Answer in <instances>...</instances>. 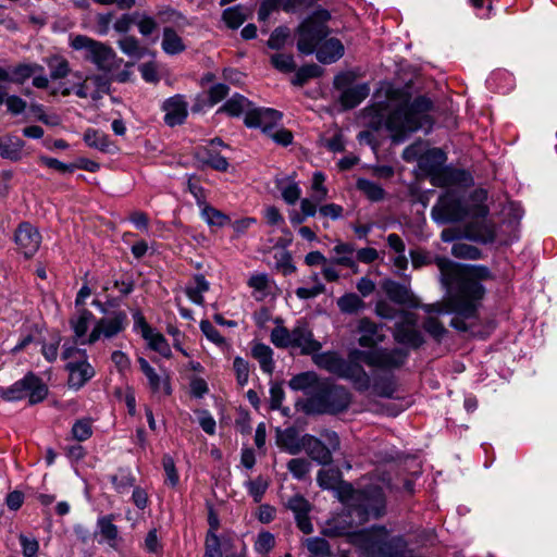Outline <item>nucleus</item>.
I'll list each match as a JSON object with an SVG mask.
<instances>
[{"instance_id":"nucleus-1","label":"nucleus","mask_w":557,"mask_h":557,"mask_svg":"<svg viewBox=\"0 0 557 557\" xmlns=\"http://www.w3.org/2000/svg\"><path fill=\"white\" fill-rule=\"evenodd\" d=\"M435 263L441 272L442 284L447 289L456 285V290L450 293L446 301L424 306L430 315L424 329L440 339L446 330L433 314L456 312L462 317H472L485 293L480 281L488 278L490 271L480 265L461 267L443 257L436 258Z\"/></svg>"},{"instance_id":"nucleus-2","label":"nucleus","mask_w":557,"mask_h":557,"mask_svg":"<svg viewBox=\"0 0 557 557\" xmlns=\"http://www.w3.org/2000/svg\"><path fill=\"white\" fill-rule=\"evenodd\" d=\"M486 191L479 190L474 194L475 203L472 207L465 206L461 202L459 194L454 190H447L442 195L432 208V218L437 223H448L459 221L468 215L473 221L466 225L463 233L457 228H445L441 237L444 242H453L460 237H466L480 243H490L494 239V226L486 220L487 208L483 205L486 200Z\"/></svg>"},{"instance_id":"nucleus-3","label":"nucleus","mask_w":557,"mask_h":557,"mask_svg":"<svg viewBox=\"0 0 557 557\" xmlns=\"http://www.w3.org/2000/svg\"><path fill=\"white\" fill-rule=\"evenodd\" d=\"M385 102L367 110L366 117L373 128L385 126L395 141H401L408 134L430 124L431 102L426 98L409 103L407 95L399 90H387Z\"/></svg>"},{"instance_id":"nucleus-4","label":"nucleus","mask_w":557,"mask_h":557,"mask_svg":"<svg viewBox=\"0 0 557 557\" xmlns=\"http://www.w3.org/2000/svg\"><path fill=\"white\" fill-rule=\"evenodd\" d=\"M330 18L326 10H318L299 26L297 47L301 53L317 52L320 62L330 64L344 54V46L336 38L324 39L329 33L325 23Z\"/></svg>"},{"instance_id":"nucleus-5","label":"nucleus","mask_w":557,"mask_h":557,"mask_svg":"<svg viewBox=\"0 0 557 557\" xmlns=\"http://www.w3.org/2000/svg\"><path fill=\"white\" fill-rule=\"evenodd\" d=\"M352 543L368 557H416L399 537H391L384 528L363 530L352 535Z\"/></svg>"},{"instance_id":"nucleus-6","label":"nucleus","mask_w":557,"mask_h":557,"mask_svg":"<svg viewBox=\"0 0 557 557\" xmlns=\"http://www.w3.org/2000/svg\"><path fill=\"white\" fill-rule=\"evenodd\" d=\"M339 497L349 508V516H356L360 522L367 520L370 516H380L384 508V495L379 487L369 491H356L351 485L344 484L339 488Z\"/></svg>"},{"instance_id":"nucleus-7","label":"nucleus","mask_w":557,"mask_h":557,"mask_svg":"<svg viewBox=\"0 0 557 557\" xmlns=\"http://www.w3.org/2000/svg\"><path fill=\"white\" fill-rule=\"evenodd\" d=\"M70 46L76 51H84V58L99 70L110 72L122 63L115 51L108 45L85 35L70 37Z\"/></svg>"},{"instance_id":"nucleus-8","label":"nucleus","mask_w":557,"mask_h":557,"mask_svg":"<svg viewBox=\"0 0 557 557\" xmlns=\"http://www.w3.org/2000/svg\"><path fill=\"white\" fill-rule=\"evenodd\" d=\"M445 160V153L438 148L428 149L419 160V169L430 176V182L434 186H453L465 175L460 171L443 168Z\"/></svg>"},{"instance_id":"nucleus-9","label":"nucleus","mask_w":557,"mask_h":557,"mask_svg":"<svg viewBox=\"0 0 557 557\" xmlns=\"http://www.w3.org/2000/svg\"><path fill=\"white\" fill-rule=\"evenodd\" d=\"M62 358L67 361L66 370L69 371L70 387L78 389L95 375V370L88 362L85 349L65 346Z\"/></svg>"},{"instance_id":"nucleus-10","label":"nucleus","mask_w":557,"mask_h":557,"mask_svg":"<svg viewBox=\"0 0 557 557\" xmlns=\"http://www.w3.org/2000/svg\"><path fill=\"white\" fill-rule=\"evenodd\" d=\"M48 395V387L35 374L28 373L16 381L7 391V401H18L28 397L29 404L42 401Z\"/></svg>"},{"instance_id":"nucleus-11","label":"nucleus","mask_w":557,"mask_h":557,"mask_svg":"<svg viewBox=\"0 0 557 557\" xmlns=\"http://www.w3.org/2000/svg\"><path fill=\"white\" fill-rule=\"evenodd\" d=\"M407 354L403 349H379L371 351L355 349L349 355L352 362L363 361L370 367L380 369L397 368L404 363Z\"/></svg>"},{"instance_id":"nucleus-12","label":"nucleus","mask_w":557,"mask_h":557,"mask_svg":"<svg viewBox=\"0 0 557 557\" xmlns=\"http://www.w3.org/2000/svg\"><path fill=\"white\" fill-rule=\"evenodd\" d=\"M127 324L128 320L125 311H113L109 315L95 321L87 342L95 344L100 339H112L122 333Z\"/></svg>"},{"instance_id":"nucleus-13","label":"nucleus","mask_w":557,"mask_h":557,"mask_svg":"<svg viewBox=\"0 0 557 557\" xmlns=\"http://www.w3.org/2000/svg\"><path fill=\"white\" fill-rule=\"evenodd\" d=\"M315 364L342 377L363 380L368 376L362 368L347 364L337 354L327 351L313 357Z\"/></svg>"},{"instance_id":"nucleus-14","label":"nucleus","mask_w":557,"mask_h":557,"mask_svg":"<svg viewBox=\"0 0 557 557\" xmlns=\"http://www.w3.org/2000/svg\"><path fill=\"white\" fill-rule=\"evenodd\" d=\"M394 336L400 344L419 347L422 344V336L417 330V317L411 312H401Z\"/></svg>"},{"instance_id":"nucleus-15","label":"nucleus","mask_w":557,"mask_h":557,"mask_svg":"<svg viewBox=\"0 0 557 557\" xmlns=\"http://www.w3.org/2000/svg\"><path fill=\"white\" fill-rule=\"evenodd\" d=\"M14 240L20 251L26 258H29L34 256L39 249L41 244V235L34 225L25 222L18 225L15 232Z\"/></svg>"},{"instance_id":"nucleus-16","label":"nucleus","mask_w":557,"mask_h":557,"mask_svg":"<svg viewBox=\"0 0 557 557\" xmlns=\"http://www.w3.org/2000/svg\"><path fill=\"white\" fill-rule=\"evenodd\" d=\"M282 114L270 108H253L247 111L245 124L248 127H259L264 133L271 132L281 121Z\"/></svg>"},{"instance_id":"nucleus-17","label":"nucleus","mask_w":557,"mask_h":557,"mask_svg":"<svg viewBox=\"0 0 557 557\" xmlns=\"http://www.w3.org/2000/svg\"><path fill=\"white\" fill-rule=\"evenodd\" d=\"M95 317L91 311L86 308L76 309V312L70 319V326L74 333L75 341L81 345H92L89 343V327L95 323Z\"/></svg>"},{"instance_id":"nucleus-18","label":"nucleus","mask_w":557,"mask_h":557,"mask_svg":"<svg viewBox=\"0 0 557 557\" xmlns=\"http://www.w3.org/2000/svg\"><path fill=\"white\" fill-rule=\"evenodd\" d=\"M164 111V122L169 126L182 124L188 114V103L181 95H175L166 99L162 104Z\"/></svg>"},{"instance_id":"nucleus-19","label":"nucleus","mask_w":557,"mask_h":557,"mask_svg":"<svg viewBox=\"0 0 557 557\" xmlns=\"http://www.w3.org/2000/svg\"><path fill=\"white\" fill-rule=\"evenodd\" d=\"M290 348H299L302 354L315 352L321 348V344L313 338L311 331L302 321H298L292 330Z\"/></svg>"},{"instance_id":"nucleus-20","label":"nucleus","mask_w":557,"mask_h":557,"mask_svg":"<svg viewBox=\"0 0 557 557\" xmlns=\"http://www.w3.org/2000/svg\"><path fill=\"white\" fill-rule=\"evenodd\" d=\"M331 253L334 264L347 268L352 273L359 272V267L356 262V247L352 243L337 240Z\"/></svg>"},{"instance_id":"nucleus-21","label":"nucleus","mask_w":557,"mask_h":557,"mask_svg":"<svg viewBox=\"0 0 557 557\" xmlns=\"http://www.w3.org/2000/svg\"><path fill=\"white\" fill-rule=\"evenodd\" d=\"M383 290L388 298L397 304L409 307H418L419 300L406 285L398 284L392 280H386L382 284Z\"/></svg>"},{"instance_id":"nucleus-22","label":"nucleus","mask_w":557,"mask_h":557,"mask_svg":"<svg viewBox=\"0 0 557 557\" xmlns=\"http://www.w3.org/2000/svg\"><path fill=\"white\" fill-rule=\"evenodd\" d=\"M358 343L361 347L373 348L382 343L385 335L382 330L369 319H361L358 324Z\"/></svg>"},{"instance_id":"nucleus-23","label":"nucleus","mask_w":557,"mask_h":557,"mask_svg":"<svg viewBox=\"0 0 557 557\" xmlns=\"http://www.w3.org/2000/svg\"><path fill=\"white\" fill-rule=\"evenodd\" d=\"M287 507L294 512L298 528L305 533L312 532V523L308 517L310 510L309 503L300 495L290 497Z\"/></svg>"},{"instance_id":"nucleus-24","label":"nucleus","mask_w":557,"mask_h":557,"mask_svg":"<svg viewBox=\"0 0 557 557\" xmlns=\"http://www.w3.org/2000/svg\"><path fill=\"white\" fill-rule=\"evenodd\" d=\"M276 444L290 455H297L304 449L305 435H299L294 428L276 431Z\"/></svg>"},{"instance_id":"nucleus-25","label":"nucleus","mask_w":557,"mask_h":557,"mask_svg":"<svg viewBox=\"0 0 557 557\" xmlns=\"http://www.w3.org/2000/svg\"><path fill=\"white\" fill-rule=\"evenodd\" d=\"M140 370L144 372L148 380V384L152 393L169 395L171 389L169 381L165 376L159 375L149 362L143 357L138 358Z\"/></svg>"},{"instance_id":"nucleus-26","label":"nucleus","mask_w":557,"mask_h":557,"mask_svg":"<svg viewBox=\"0 0 557 557\" xmlns=\"http://www.w3.org/2000/svg\"><path fill=\"white\" fill-rule=\"evenodd\" d=\"M323 397L326 401L323 411L326 412H341L346 409L350 403L349 394L343 387H332L324 392Z\"/></svg>"},{"instance_id":"nucleus-27","label":"nucleus","mask_w":557,"mask_h":557,"mask_svg":"<svg viewBox=\"0 0 557 557\" xmlns=\"http://www.w3.org/2000/svg\"><path fill=\"white\" fill-rule=\"evenodd\" d=\"M311 459L321 465H327L332 461V453L320 440L310 434L305 435L304 449Z\"/></svg>"},{"instance_id":"nucleus-28","label":"nucleus","mask_w":557,"mask_h":557,"mask_svg":"<svg viewBox=\"0 0 557 557\" xmlns=\"http://www.w3.org/2000/svg\"><path fill=\"white\" fill-rule=\"evenodd\" d=\"M248 286L251 288V295L258 301L264 300L272 294L273 284L264 273H253L248 280Z\"/></svg>"},{"instance_id":"nucleus-29","label":"nucleus","mask_w":557,"mask_h":557,"mask_svg":"<svg viewBox=\"0 0 557 557\" xmlns=\"http://www.w3.org/2000/svg\"><path fill=\"white\" fill-rule=\"evenodd\" d=\"M370 92L367 84H359L345 89L341 96V102L344 108L351 109L364 100Z\"/></svg>"},{"instance_id":"nucleus-30","label":"nucleus","mask_w":557,"mask_h":557,"mask_svg":"<svg viewBox=\"0 0 557 557\" xmlns=\"http://www.w3.org/2000/svg\"><path fill=\"white\" fill-rule=\"evenodd\" d=\"M161 47L171 55L182 53L186 49L183 38L171 27L163 29Z\"/></svg>"},{"instance_id":"nucleus-31","label":"nucleus","mask_w":557,"mask_h":557,"mask_svg":"<svg viewBox=\"0 0 557 557\" xmlns=\"http://www.w3.org/2000/svg\"><path fill=\"white\" fill-rule=\"evenodd\" d=\"M201 207L200 215L202 220L211 227H223L230 223V216L214 207L200 202Z\"/></svg>"},{"instance_id":"nucleus-32","label":"nucleus","mask_w":557,"mask_h":557,"mask_svg":"<svg viewBox=\"0 0 557 557\" xmlns=\"http://www.w3.org/2000/svg\"><path fill=\"white\" fill-rule=\"evenodd\" d=\"M252 356L258 360L261 370L271 374L274 370L273 350L264 344H256L252 347Z\"/></svg>"},{"instance_id":"nucleus-33","label":"nucleus","mask_w":557,"mask_h":557,"mask_svg":"<svg viewBox=\"0 0 557 557\" xmlns=\"http://www.w3.org/2000/svg\"><path fill=\"white\" fill-rule=\"evenodd\" d=\"M97 527L101 540L107 542L111 547H115L119 532L112 519L110 517H101L98 519Z\"/></svg>"},{"instance_id":"nucleus-34","label":"nucleus","mask_w":557,"mask_h":557,"mask_svg":"<svg viewBox=\"0 0 557 557\" xmlns=\"http://www.w3.org/2000/svg\"><path fill=\"white\" fill-rule=\"evenodd\" d=\"M252 109L251 102L240 95H235L230 98L221 110L225 111L227 114L232 116H238L245 113L247 115V111Z\"/></svg>"},{"instance_id":"nucleus-35","label":"nucleus","mask_w":557,"mask_h":557,"mask_svg":"<svg viewBox=\"0 0 557 557\" xmlns=\"http://www.w3.org/2000/svg\"><path fill=\"white\" fill-rule=\"evenodd\" d=\"M209 289V283L202 275L195 276L193 283L186 287V295L196 305L203 304V294Z\"/></svg>"},{"instance_id":"nucleus-36","label":"nucleus","mask_w":557,"mask_h":557,"mask_svg":"<svg viewBox=\"0 0 557 557\" xmlns=\"http://www.w3.org/2000/svg\"><path fill=\"white\" fill-rule=\"evenodd\" d=\"M144 339L147 342L150 349L157 351L162 357H171V347L161 333L152 330L147 336L144 337Z\"/></svg>"},{"instance_id":"nucleus-37","label":"nucleus","mask_w":557,"mask_h":557,"mask_svg":"<svg viewBox=\"0 0 557 557\" xmlns=\"http://www.w3.org/2000/svg\"><path fill=\"white\" fill-rule=\"evenodd\" d=\"M24 141L20 138H9L5 143L1 140V157L17 161L23 156Z\"/></svg>"},{"instance_id":"nucleus-38","label":"nucleus","mask_w":557,"mask_h":557,"mask_svg":"<svg viewBox=\"0 0 557 557\" xmlns=\"http://www.w3.org/2000/svg\"><path fill=\"white\" fill-rule=\"evenodd\" d=\"M222 146L223 143L220 139L215 138L211 140L208 149L209 156L203 159L206 163L218 171H225L228 166L226 158L215 153L216 149Z\"/></svg>"},{"instance_id":"nucleus-39","label":"nucleus","mask_w":557,"mask_h":557,"mask_svg":"<svg viewBox=\"0 0 557 557\" xmlns=\"http://www.w3.org/2000/svg\"><path fill=\"white\" fill-rule=\"evenodd\" d=\"M85 143L95 149L100 151H109L110 150V141L108 136L100 131L97 129H88L84 135Z\"/></svg>"},{"instance_id":"nucleus-40","label":"nucleus","mask_w":557,"mask_h":557,"mask_svg":"<svg viewBox=\"0 0 557 557\" xmlns=\"http://www.w3.org/2000/svg\"><path fill=\"white\" fill-rule=\"evenodd\" d=\"M317 384L318 377L312 372H305L295 375L288 383L292 389L305 392H309L311 388H314Z\"/></svg>"},{"instance_id":"nucleus-41","label":"nucleus","mask_w":557,"mask_h":557,"mask_svg":"<svg viewBox=\"0 0 557 557\" xmlns=\"http://www.w3.org/2000/svg\"><path fill=\"white\" fill-rule=\"evenodd\" d=\"M119 48L128 57L140 59L145 53V49L139 41L133 36H125L117 41Z\"/></svg>"},{"instance_id":"nucleus-42","label":"nucleus","mask_w":557,"mask_h":557,"mask_svg":"<svg viewBox=\"0 0 557 557\" xmlns=\"http://www.w3.org/2000/svg\"><path fill=\"white\" fill-rule=\"evenodd\" d=\"M304 545L310 553L311 557H322L330 553V546L324 539L321 537H309L306 539Z\"/></svg>"},{"instance_id":"nucleus-43","label":"nucleus","mask_w":557,"mask_h":557,"mask_svg":"<svg viewBox=\"0 0 557 557\" xmlns=\"http://www.w3.org/2000/svg\"><path fill=\"white\" fill-rule=\"evenodd\" d=\"M284 397L285 393L283 387L277 383H273L270 387V408L272 410H281L284 416H288L289 408L282 407Z\"/></svg>"},{"instance_id":"nucleus-44","label":"nucleus","mask_w":557,"mask_h":557,"mask_svg":"<svg viewBox=\"0 0 557 557\" xmlns=\"http://www.w3.org/2000/svg\"><path fill=\"white\" fill-rule=\"evenodd\" d=\"M246 486L248 488L249 495L256 503H259L269 487V481L265 478L259 475L255 480L248 481Z\"/></svg>"},{"instance_id":"nucleus-45","label":"nucleus","mask_w":557,"mask_h":557,"mask_svg":"<svg viewBox=\"0 0 557 557\" xmlns=\"http://www.w3.org/2000/svg\"><path fill=\"white\" fill-rule=\"evenodd\" d=\"M337 306L341 309V311L346 313H352L358 311L363 306V302L358 295L346 294L338 298Z\"/></svg>"},{"instance_id":"nucleus-46","label":"nucleus","mask_w":557,"mask_h":557,"mask_svg":"<svg viewBox=\"0 0 557 557\" xmlns=\"http://www.w3.org/2000/svg\"><path fill=\"white\" fill-rule=\"evenodd\" d=\"M451 253L456 258H463V259H470V260H476V259L481 258L480 250L476 247H474L470 244H466V243L454 244Z\"/></svg>"},{"instance_id":"nucleus-47","label":"nucleus","mask_w":557,"mask_h":557,"mask_svg":"<svg viewBox=\"0 0 557 557\" xmlns=\"http://www.w3.org/2000/svg\"><path fill=\"white\" fill-rule=\"evenodd\" d=\"M358 188L371 200L377 201L384 197V190L380 185L368 180H359Z\"/></svg>"},{"instance_id":"nucleus-48","label":"nucleus","mask_w":557,"mask_h":557,"mask_svg":"<svg viewBox=\"0 0 557 557\" xmlns=\"http://www.w3.org/2000/svg\"><path fill=\"white\" fill-rule=\"evenodd\" d=\"M290 338H292V331H289L288 329H286L283 325H277L271 332V342L276 347H282V348L290 347V345H292Z\"/></svg>"},{"instance_id":"nucleus-49","label":"nucleus","mask_w":557,"mask_h":557,"mask_svg":"<svg viewBox=\"0 0 557 557\" xmlns=\"http://www.w3.org/2000/svg\"><path fill=\"white\" fill-rule=\"evenodd\" d=\"M223 20L230 27L237 28L245 22L246 13L240 7L230 8L224 11Z\"/></svg>"},{"instance_id":"nucleus-50","label":"nucleus","mask_w":557,"mask_h":557,"mask_svg":"<svg viewBox=\"0 0 557 557\" xmlns=\"http://www.w3.org/2000/svg\"><path fill=\"white\" fill-rule=\"evenodd\" d=\"M325 176L321 172H315L312 177V194L311 198L317 201L321 202L324 200L327 196V189L324 186Z\"/></svg>"},{"instance_id":"nucleus-51","label":"nucleus","mask_w":557,"mask_h":557,"mask_svg":"<svg viewBox=\"0 0 557 557\" xmlns=\"http://www.w3.org/2000/svg\"><path fill=\"white\" fill-rule=\"evenodd\" d=\"M50 75L53 79H59L65 77L69 72V62L59 57L51 58L49 61Z\"/></svg>"},{"instance_id":"nucleus-52","label":"nucleus","mask_w":557,"mask_h":557,"mask_svg":"<svg viewBox=\"0 0 557 557\" xmlns=\"http://www.w3.org/2000/svg\"><path fill=\"white\" fill-rule=\"evenodd\" d=\"M275 544V539L270 532H261L255 542V550L261 555H267Z\"/></svg>"},{"instance_id":"nucleus-53","label":"nucleus","mask_w":557,"mask_h":557,"mask_svg":"<svg viewBox=\"0 0 557 557\" xmlns=\"http://www.w3.org/2000/svg\"><path fill=\"white\" fill-rule=\"evenodd\" d=\"M92 434L91 423L89 420L82 419L74 423L72 435L75 440L83 442L88 440Z\"/></svg>"},{"instance_id":"nucleus-54","label":"nucleus","mask_w":557,"mask_h":557,"mask_svg":"<svg viewBox=\"0 0 557 557\" xmlns=\"http://www.w3.org/2000/svg\"><path fill=\"white\" fill-rule=\"evenodd\" d=\"M310 462L304 458L292 459L287 468L296 479H302L310 471Z\"/></svg>"},{"instance_id":"nucleus-55","label":"nucleus","mask_w":557,"mask_h":557,"mask_svg":"<svg viewBox=\"0 0 557 557\" xmlns=\"http://www.w3.org/2000/svg\"><path fill=\"white\" fill-rule=\"evenodd\" d=\"M200 330L203 335L212 343L218 346H223L225 344L224 337L220 334V332L207 320L200 322Z\"/></svg>"},{"instance_id":"nucleus-56","label":"nucleus","mask_w":557,"mask_h":557,"mask_svg":"<svg viewBox=\"0 0 557 557\" xmlns=\"http://www.w3.org/2000/svg\"><path fill=\"white\" fill-rule=\"evenodd\" d=\"M162 465H163V469H164L165 476H166V479H165L166 484H169L171 486H176L180 478L176 472L173 458L168 455L164 456L163 460H162Z\"/></svg>"},{"instance_id":"nucleus-57","label":"nucleus","mask_w":557,"mask_h":557,"mask_svg":"<svg viewBox=\"0 0 557 557\" xmlns=\"http://www.w3.org/2000/svg\"><path fill=\"white\" fill-rule=\"evenodd\" d=\"M234 370L236 372L237 382L240 385H245L249 379V364L246 360L240 357H236L233 363Z\"/></svg>"},{"instance_id":"nucleus-58","label":"nucleus","mask_w":557,"mask_h":557,"mask_svg":"<svg viewBox=\"0 0 557 557\" xmlns=\"http://www.w3.org/2000/svg\"><path fill=\"white\" fill-rule=\"evenodd\" d=\"M281 194L285 202L294 205L300 198L301 189L297 183L292 182L281 188Z\"/></svg>"},{"instance_id":"nucleus-59","label":"nucleus","mask_w":557,"mask_h":557,"mask_svg":"<svg viewBox=\"0 0 557 557\" xmlns=\"http://www.w3.org/2000/svg\"><path fill=\"white\" fill-rule=\"evenodd\" d=\"M325 286L322 283L313 284L311 287H298L295 292L299 299H311L324 293Z\"/></svg>"},{"instance_id":"nucleus-60","label":"nucleus","mask_w":557,"mask_h":557,"mask_svg":"<svg viewBox=\"0 0 557 557\" xmlns=\"http://www.w3.org/2000/svg\"><path fill=\"white\" fill-rule=\"evenodd\" d=\"M138 30L141 35L148 36L157 29V22L148 15H139L136 18Z\"/></svg>"},{"instance_id":"nucleus-61","label":"nucleus","mask_w":557,"mask_h":557,"mask_svg":"<svg viewBox=\"0 0 557 557\" xmlns=\"http://www.w3.org/2000/svg\"><path fill=\"white\" fill-rule=\"evenodd\" d=\"M206 557H222L220 542L215 533L208 532L206 539Z\"/></svg>"},{"instance_id":"nucleus-62","label":"nucleus","mask_w":557,"mask_h":557,"mask_svg":"<svg viewBox=\"0 0 557 557\" xmlns=\"http://www.w3.org/2000/svg\"><path fill=\"white\" fill-rule=\"evenodd\" d=\"M20 543L23 548V555L25 557H36L39 548V544L36 539L28 537L26 535H20Z\"/></svg>"},{"instance_id":"nucleus-63","label":"nucleus","mask_w":557,"mask_h":557,"mask_svg":"<svg viewBox=\"0 0 557 557\" xmlns=\"http://www.w3.org/2000/svg\"><path fill=\"white\" fill-rule=\"evenodd\" d=\"M272 64L282 72H290L294 70V59L288 54H274L272 55Z\"/></svg>"},{"instance_id":"nucleus-64","label":"nucleus","mask_w":557,"mask_h":557,"mask_svg":"<svg viewBox=\"0 0 557 557\" xmlns=\"http://www.w3.org/2000/svg\"><path fill=\"white\" fill-rule=\"evenodd\" d=\"M425 145L422 141L414 143L413 145L407 147L403 152V158L406 161H414L419 162L421 156L426 151Z\"/></svg>"}]
</instances>
